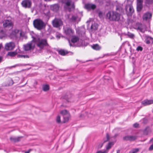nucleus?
Masks as SVG:
<instances>
[{
    "instance_id": "f257e3e1",
    "label": "nucleus",
    "mask_w": 153,
    "mask_h": 153,
    "mask_svg": "<svg viewBox=\"0 0 153 153\" xmlns=\"http://www.w3.org/2000/svg\"><path fill=\"white\" fill-rule=\"evenodd\" d=\"M120 13L114 10H109L106 14V19L111 22H119L120 20Z\"/></svg>"
},
{
    "instance_id": "f03ea898",
    "label": "nucleus",
    "mask_w": 153,
    "mask_h": 153,
    "mask_svg": "<svg viewBox=\"0 0 153 153\" xmlns=\"http://www.w3.org/2000/svg\"><path fill=\"white\" fill-rule=\"evenodd\" d=\"M64 29L66 36L69 38L72 37L71 42L69 39H68L70 46L75 47L74 43L76 42V36H73L74 31L70 27L64 28Z\"/></svg>"
},
{
    "instance_id": "7ed1b4c3",
    "label": "nucleus",
    "mask_w": 153,
    "mask_h": 153,
    "mask_svg": "<svg viewBox=\"0 0 153 153\" xmlns=\"http://www.w3.org/2000/svg\"><path fill=\"white\" fill-rule=\"evenodd\" d=\"M33 40L36 42L37 49L39 50H42L45 47L48 45L47 40L45 39L36 38L33 37Z\"/></svg>"
},
{
    "instance_id": "20e7f679",
    "label": "nucleus",
    "mask_w": 153,
    "mask_h": 153,
    "mask_svg": "<svg viewBox=\"0 0 153 153\" xmlns=\"http://www.w3.org/2000/svg\"><path fill=\"white\" fill-rule=\"evenodd\" d=\"M33 25L34 27L38 30H41L45 28V24L41 19H37L33 21Z\"/></svg>"
},
{
    "instance_id": "39448f33",
    "label": "nucleus",
    "mask_w": 153,
    "mask_h": 153,
    "mask_svg": "<svg viewBox=\"0 0 153 153\" xmlns=\"http://www.w3.org/2000/svg\"><path fill=\"white\" fill-rule=\"evenodd\" d=\"M126 13L129 16H132L134 12V10L132 5L130 4H127L125 7Z\"/></svg>"
},
{
    "instance_id": "423d86ee",
    "label": "nucleus",
    "mask_w": 153,
    "mask_h": 153,
    "mask_svg": "<svg viewBox=\"0 0 153 153\" xmlns=\"http://www.w3.org/2000/svg\"><path fill=\"white\" fill-rule=\"evenodd\" d=\"M60 113L63 116V122L65 123L68 122L70 117V115L68 111L66 110H64L61 111Z\"/></svg>"
},
{
    "instance_id": "0eeeda50",
    "label": "nucleus",
    "mask_w": 153,
    "mask_h": 153,
    "mask_svg": "<svg viewBox=\"0 0 153 153\" xmlns=\"http://www.w3.org/2000/svg\"><path fill=\"white\" fill-rule=\"evenodd\" d=\"M53 26L56 27H58L62 25L63 22L60 19L55 18L52 22Z\"/></svg>"
},
{
    "instance_id": "6e6552de",
    "label": "nucleus",
    "mask_w": 153,
    "mask_h": 153,
    "mask_svg": "<svg viewBox=\"0 0 153 153\" xmlns=\"http://www.w3.org/2000/svg\"><path fill=\"white\" fill-rule=\"evenodd\" d=\"M75 6L73 4H71V1L69 0H68L66 2L64 6V8L65 10H68L69 11H71L72 10L74 9Z\"/></svg>"
},
{
    "instance_id": "1a4fd4ad",
    "label": "nucleus",
    "mask_w": 153,
    "mask_h": 153,
    "mask_svg": "<svg viewBox=\"0 0 153 153\" xmlns=\"http://www.w3.org/2000/svg\"><path fill=\"white\" fill-rule=\"evenodd\" d=\"M22 6L25 8H30L32 6V2L30 0H24L22 3Z\"/></svg>"
},
{
    "instance_id": "9d476101",
    "label": "nucleus",
    "mask_w": 153,
    "mask_h": 153,
    "mask_svg": "<svg viewBox=\"0 0 153 153\" xmlns=\"http://www.w3.org/2000/svg\"><path fill=\"white\" fill-rule=\"evenodd\" d=\"M137 139V137L135 135H127L123 137L124 140L133 141Z\"/></svg>"
},
{
    "instance_id": "9b49d317",
    "label": "nucleus",
    "mask_w": 153,
    "mask_h": 153,
    "mask_svg": "<svg viewBox=\"0 0 153 153\" xmlns=\"http://www.w3.org/2000/svg\"><path fill=\"white\" fill-rule=\"evenodd\" d=\"M15 47V43L13 42L7 43L5 45V48L7 51H11L14 49Z\"/></svg>"
},
{
    "instance_id": "f8f14e48",
    "label": "nucleus",
    "mask_w": 153,
    "mask_h": 153,
    "mask_svg": "<svg viewBox=\"0 0 153 153\" xmlns=\"http://www.w3.org/2000/svg\"><path fill=\"white\" fill-rule=\"evenodd\" d=\"M146 28L145 25H143L140 23H137L134 26V29L137 30H139L141 32Z\"/></svg>"
},
{
    "instance_id": "ddd939ff",
    "label": "nucleus",
    "mask_w": 153,
    "mask_h": 153,
    "mask_svg": "<svg viewBox=\"0 0 153 153\" xmlns=\"http://www.w3.org/2000/svg\"><path fill=\"white\" fill-rule=\"evenodd\" d=\"M152 16V14L149 12H146L145 13L143 16V21H149L151 19Z\"/></svg>"
},
{
    "instance_id": "4468645a",
    "label": "nucleus",
    "mask_w": 153,
    "mask_h": 153,
    "mask_svg": "<svg viewBox=\"0 0 153 153\" xmlns=\"http://www.w3.org/2000/svg\"><path fill=\"white\" fill-rule=\"evenodd\" d=\"M96 7V6L95 4L87 3L85 5V8L87 10L90 11L91 10H94Z\"/></svg>"
},
{
    "instance_id": "2eb2a0df",
    "label": "nucleus",
    "mask_w": 153,
    "mask_h": 153,
    "mask_svg": "<svg viewBox=\"0 0 153 153\" xmlns=\"http://www.w3.org/2000/svg\"><path fill=\"white\" fill-rule=\"evenodd\" d=\"M18 53H21L20 50L19 48L16 49V50L14 51L8 52L7 53V55L11 57H13L16 56Z\"/></svg>"
},
{
    "instance_id": "dca6fc26",
    "label": "nucleus",
    "mask_w": 153,
    "mask_h": 153,
    "mask_svg": "<svg viewBox=\"0 0 153 153\" xmlns=\"http://www.w3.org/2000/svg\"><path fill=\"white\" fill-rule=\"evenodd\" d=\"M3 25L4 27H9L12 26L13 23L11 20H6L4 22Z\"/></svg>"
},
{
    "instance_id": "f3484780",
    "label": "nucleus",
    "mask_w": 153,
    "mask_h": 153,
    "mask_svg": "<svg viewBox=\"0 0 153 153\" xmlns=\"http://www.w3.org/2000/svg\"><path fill=\"white\" fill-rule=\"evenodd\" d=\"M34 45L32 43H28L24 46V49L26 51L30 50L33 48Z\"/></svg>"
},
{
    "instance_id": "a211bd4d",
    "label": "nucleus",
    "mask_w": 153,
    "mask_h": 153,
    "mask_svg": "<svg viewBox=\"0 0 153 153\" xmlns=\"http://www.w3.org/2000/svg\"><path fill=\"white\" fill-rule=\"evenodd\" d=\"M142 104L144 106H146L153 104V100H145L142 102Z\"/></svg>"
},
{
    "instance_id": "6ab92c4d",
    "label": "nucleus",
    "mask_w": 153,
    "mask_h": 153,
    "mask_svg": "<svg viewBox=\"0 0 153 153\" xmlns=\"http://www.w3.org/2000/svg\"><path fill=\"white\" fill-rule=\"evenodd\" d=\"M19 32V30L17 29L14 30L10 34V35L13 38H16L17 36V34Z\"/></svg>"
},
{
    "instance_id": "aec40b11",
    "label": "nucleus",
    "mask_w": 153,
    "mask_h": 153,
    "mask_svg": "<svg viewBox=\"0 0 153 153\" xmlns=\"http://www.w3.org/2000/svg\"><path fill=\"white\" fill-rule=\"evenodd\" d=\"M98 25L96 23H94L92 24L91 27V30L92 31H95L97 29Z\"/></svg>"
},
{
    "instance_id": "412c9836",
    "label": "nucleus",
    "mask_w": 153,
    "mask_h": 153,
    "mask_svg": "<svg viewBox=\"0 0 153 153\" xmlns=\"http://www.w3.org/2000/svg\"><path fill=\"white\" fill-rule=\"evenodd\" d=\"M58 51L59 53L62 56L65 55L68 53L67 51L62 49L59 50Z\"/></svg>"
},
{
    "instance_id": "4be33fe9",
    "label": "nucleus",
    "mask_w": 153,
    "mask_h": 153,
    "mask_svg": "<svg viewBox=\"0 0 153 153\" xmlns=\"http://www.w3.org/2000/svg\"><path fill=\"white\" fill-rule=\"evenodd\" d=\"M51 8L53 11H57L59 9V6L58 4H56L52 5Z\"/></svg>"
},
{
    "instance_id": "5701e85b",
    "label": "nucleus",
    "mask_w": 153,
    "mask_h": 153,
    "mask_svg": "<svg viewBox=\"0 0 153 153\" xmlns=\"http://www.w3.org/2000/svg\"><path fill=\"white\" fill-rule=\"evenodd\" d=\"M22 137H10V140L13 142H16L19 141L20 138Z\"/></svg>"
},
{
    "instance_id": "b1692460",
    "label": "nucleus",
    "mask_w": 153,
    "mask_h": 153,
    "mask_svg": "<svg viewBox=\"0 0 153 153\" xmlns=\"http://www.w3.org/2000/svg\"><path fill=\"white\" fill-rule=\"evenodd\" d=\"M91 48L94 50H99L100 49V47L98 44H94L91 46Z\"/></svg>"
},
{
    "instance_id": "393cba45",
    "label": "nucleus",
    "mask_w": 153,
    "mask_h": 153,
    "mask_svg": "<svg viewBox=\"0 0 153 153\" xmlns=\"http://www.w3.org/2000/svg\"><path fill=\"white\" fill-rule=\"evenodd\" d=\"M115 11L118 12L121 15V13L123 12V9L121 7H117Z\"/></svg>"
},
{
    "instance_id": "a878e982",
    "label": "nucleus",
    "mask_w": 153,
    "mask_h": 153,
    "mask_svg": "<svg viewBox=\"0 0 153 153\" xmlns=\"http://www.w3.org/2000/svg\"><path fill=\"white\" fill-rule=\"evenodd\" d=\"M151 132V130L149 127H146L144 131V133L145 134L147 135L149 133Z\"/></svg>"
},
{
    "instance_id": "bb28decb",
    "label": "nucleus",
    "mask_w": 153,
    "mask_h": 153,
    "mask_svg": "<svg viewBox=\"0 0 153 153\" xmlns=\"http://www.w3.org/2000/svg\"><path fill=\"white\" fill-rule=\"evenodd\" d=\"M114 145V143L113 142H110L108 143L106 147V150H108L110 149L112 146Z\"/></svg>"
},
{
    "instance_id": "cd10ccee",
    "label": "nucleus",
    "mask_w": 153,
    "mask_h": 153,
    "mask_svg": "<svg viewBox=\"0 0 153 153\" xmlns=\"http://www.w3.org/2000/svg\"><path fill=\"white\" fill-rule=\"evenodd\" d=\"M152 39H153L152 37L147 36L146 39V43L148 44H149L151 41H152Z\"/></svg>"
},
{
    "instance_id": "c85d7f7f",
    "label": "nucleus",
    "mask_w": 153,
    "mask_h": 153,
    "mask_svg": "<svg viewBox=\"0 0 153 153\" xmlns=\"http://www.w3.org/2000/svg\"><path fill=\"white\" fill-rule=\"evenodd\" d=\"M43 90L44 91H47L49 89V86L48 85H44L42 86Z\"/></svg>"
},
{
    "instance_id": "c756f323",
    "label": "nucleus",
    "mask_w": 153,
    "mask_h": 153,
    "mask_svg": "<svg viewBox=\"0 0 153 153\" xmlns=\"http://www.w3.org/2000/svg\"><path fill=\"white\" fill-rule=\"evenodd\" d=\"M143 7L142 4H137V10L138 11L141 10Z\"/></svg>"
},
{
    "instance_id": "7c9ffc66",
    "label": "nucleus",
    "mask_w": 153,
    "mask_h": 153,
    "mask_svg": "<svg viewBox=\"0 0 153 153\" xmlns=\"http://www.w3.org/2000/svg\"><path fill=\"white\" fill-rule=\"evenodd\" d=\"M6 36V34L2 30L0 31V39H1Z\"/></svg>"
},
{
    "instance_id": "2f4dec72",
    "label": "nucleus",
    "mask_w": 153,
    "mask_h": 153,
    "mask_svg": "<svg viewBox=\"0 0 153 153\" xmlns=\"http://www.w3.org/2000/svg\"><path fill=\"white\" fill-rule=\"evenodd\" d=\"M139 148L133 149L132 151L129 152V153H137L139 151Z\"/></svg>"
},
{
    "instance_id": "473e14b6",
    "label": "nucleus",
    "mask_w": 153,
    "mask_h": 153,
    "mask_svg": "<svg viewBox=\"0 0 153 153\" xmlns=\"http://www.w3.org/2000/svg\"><path fill=\"white\" fill-rule=\"evenodd\" d=\"M150 142H152V144L149 148V150L150 151H151L153 150V138L150 140Z\"/></svg>"
},
{
    "instance_id": "72a5a7b5",
    "label": "nucleus",
    "mask_w": 153,
    "mask_h": 153,
    "mask_svg": "<svg viewBox=\"0 0 153 153\" xmlns=\"http://www.w3.org/2000/svg\"><path fill=\"white\" fill-rule=\"evenodd\" d=\"M17 57L18 58H28L29 57V56L27 55H18Z\"/></svg>"
},
{
    "instance_id": "f704fd0d",
    "label": "nucleus",
    "mask_w": 153,
    "mask_h": 153,
    "mask_svg": "<svg viewBox=\"0 0 153 153\" xmlns=\"http://www.w3.org/2000/svg\"><path fill=\"white\" fill-rule=\"evenodd\" d=\"M106 139L105 140H104V142L105 143L108 141L109 140V134L108 133H107L106 134Z\"/></svg>"
},
{
    "instance_id": "c9c22d12",
    "label": "nucleus",
    "mask_w": 153,
    "mask_h": 153,
    "mask_svg": "<svg viewBox=\"0 0 153 153\" xmlns=\"http://www.w3.org/2000/svg\"><path fill=\"white\" fill-rule=\"evenodd\" d=\"M46 46L47 47V52L50 53L52 51V50L50 47L48 45H46Z\"/></svg>"
},
{
    "instance_id": "e433bc0d",
    "label": "nucleus",
    "mask_w": 153,
    "mask_h": 153,
    "mask_svg": "<svg viewBox=\"0 0 153 153\" xmlns=\"http://www.w3.org/2000/svg\"><path fill=\"white\" fill-rule=\"evenodd\" d=\"M108 152V151L107 150H105L104 151L100 150L97 151L96 153H107Z\"/></svg>"
},
{
    "instance_id": "4c0bfd02",
    "label": "nucleus",
    "mask_w": 153,
    "mask_h": 153,
    "mask_svg": "<svg viewBox=\"0 0 153 153\" xmlns=\"http://www.w3.org/2000/svg\"><path fill=\"white\" fill-rule=\"evenodd\" d=\"M25 65H23V64H18L12 66V67H18V66H24Z\"/></svg>"
},
{
    "instance_id": "58836bf2",
    "label": "nucleus",
    "mask_w": 153,
    "mask_h": 153,
    "mask_svg": "<svg viewBox=\"0 0 153 153\" xmlns=\"http://www.w3.org/2000/svg\"><path fill=\"white\" fill-rule=\"evenodd\" d=\"M146 2L149 4H151L153 2V0H146Z\"/></svg>"
},
{
    "instance_id": "ea45409f",
    "label": "nucleus",
    "mask_w": 153,
    "mask_h": 153,
    "mask_svg": "<svg viewBox=\"0 0 153 153\" xmlns=\"http://www.w3.org/2000/svg\"><path fill=\"white\" fill-rule=\"evenodd\" d=\"M128 36L131 38H133L134 37V35L133 34L129 33L128 34Z\"/></svg>"
},
{
    "instance_id": "a19ab883",
    "label": "nucleus",
    "mask_w": 153,
    "mask_h": 153,
    "mask_svg": "<svg viewBox=\"0 0 153 153\" xmlns=\"http://www.w3.org/2000/svg\"><path fill=\"white\" fill-rule=\"evenodd\" d=\"M60 116H58L56 118V121L58 123H60Z\"/></svg>"
},
{
    "instance_id": "79ce46f5",
    "label": "nucleus",
    "mask_w": 153,
    "mask_h": 153,
    "mask_svg": "<svg viewBox=\"0 0 153 153\" xmlns=\"http://www.w3.org/2000/svg\"><path fill=\"white\" fill-rule=\"evenodd\" d=\"M143 48L142 47L139 46L137 48V50L138 51H142L143 50Z\"/></svg>"
},
{
    "instance_id": "37998d69",
    "label": "nucleus",
    "mask_w": 153,
    "mask_h": 153,
    "mask_svg": "<svg viewBox=\"0 0 153 153\" xmlns=\"http://www.w3.org/2000/svg\"><path fill=\"white\" fill-rule=\"evenodd\" d=\"M9 81L10 82L8 84V85L9 86L12 85L13 84V80L12 79H10Z\"/></svg>"
},
{
    "instance_id": "c03bdc74",
    "label": "nucleus",
    "mask_w": 153,
    "mask_h": 153,
    "mask_svg": "<svg viewBox=\"0 0 153 153\" xmlns=\"http://www.w3.org/2000/svg\"><path fill=\"white\" fill-rule=\"evenodd\" d=\"M137 4H142L143 3V0H137Z\"/></svg>"
},
{
    "instance_id": "a18cd8bd",
    "label": "nucleus",
    "mask_w": 153,
    "mask_h": 153,
    "mask_svg": "<svg viewBox=\"0 0 153 153\" xmlns=\"http://www.w3.org/2000/svg\"><path fill=\"white\" fill-rule=\"evenodd\" d=\"M133 126L135 128H138L139 126V124L138 123H136L133 125Z\"/></svg>"
},
{
    "instance_id": "49530a36",
    "label": "nucleus",
    "mask_w": 153,
    "mask_h": 153,
    "mask_svg": "<svg viewBox=\"0 0 153 153\" xmlns=\"http://www.w3.org/2000/svg\"><path fill=\"white\" fill-rule=\"evenodd\" d=\"M76 16H72L71 18V19L73 21H75L76 19Z\"/></svg>"
},
{
    "instance_id": "de8ad7c7",
    "label": "nucleus",
    "mask_w": 153,
    "mask_h": 153,
    "mask_svg": "<svg viewBox=\"0 0 153 153\" xmlns=\"http://www.w3.org/2000/svg\"><path fill=\"white\" fill-rule=\"evenodd\" d=\"M63 99H65L67 101H68V99H67V97H66V96H65V97H63Z\"/></svg>"
},
{
    "instance_id": "09e8293b",
    "label": "nucleus",
    "mask_w": 153,
    "mask_h": 153,
    "mask_svg": "<svg viewBox=\"0 0 153 153\" xmlns=\"http://www.w3.org/2000/svg\"><path fill=\"white\" fill-rule=\"evenodd\" d=\"M30 150H28L27 151H26L25 152V153H29L30 152Z\"/></svg>"
},
{
    "instance_id": "8fccbe9b",
    "label": "nucleus",
    "mask_w": 153,
    "mask_h": 153,
    "mask_svg": "<svg viewBox=\"0 0 153 153\" xmlns=\"http://www.w3.org/2000/svg\"><path fill=\"white\" fill-rule=\"evenodd\" d=\"M77 44L78 43V42L79 41V39L77 37Z\"/></svg>"
},
{
    "instance_id": "3c124183",
    "label": "nucleus",
    "mask_w": 153,
    "mask_h": 153,
    "mask_svg": "<svg viewBox=\"0 0 153 153\" xmlns=\"http://www.w3.org/2000/svg\"><path fill=\"white\" fill-rule=\"evenodd\" d=\"M120 151L119 150H118L117 151V153H120Z\"/></svg>"
},
{
    "instance_id": "603ef678",
    "label": "nucleus",
    "mask_w": 153,
    "mask_h": 153,
    "mask_svg": "<svg viewBox=\"0 0 153 153\" xmlns=\"http://www.w3.org/2000/svg\"><path fill=\"white\" fill-rule=\"evenodd\" d=\"M2 58L0 56V62H1L2 60Z\"/></svg>"
},
{
    "instance_id": "864d4df0",
    "label": "nucleus",
    "mask_w": 153,
    "mask_h": 153,
    "mask_svg": "<svg viewBox=\"0 0 153 153\" xmlns=\"http://www.w3.org/2000/svg\"><path fill=\"white\" fill-rule=\"evenodd\" d=\"M82 43H81V44H80L79 45H78V46H79V45H82Z\"/></svg>"
},
{
    "instance_id": "5fc2aeb1",
    "label": "nucleus",
    "mask_w": 153,
    "mask_h": 153,
    "mask_svg": "<svg viewBox=\"0 0 153 153\" xmlns=\"http://www.w3.org/2000/svg\"><path fill=\"white\" fill-rule=\"evenodd\" d=\"M1 48V45L0 44V49Z\"/></svg>"
}]
</instances>
